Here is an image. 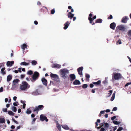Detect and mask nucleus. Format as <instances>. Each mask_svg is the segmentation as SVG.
<instances>
[{
  "label": "nucleus",
  "instance_id": "nucleus-43",
  "mask_svg": "<svg viewBox=\"0 0 131 131\" xmlns=\"http://www.w3.org/2000/svg\"><path fill=\"white\" fill-rule=\"evenodd\" d=\"M55 12V10L54 9L52 10L51 11V13L52 14H53Z\"/></svg>",
  "mask_w": 131,
  "mask_h": 131
},
{
  "label": "nucleus",
  "instance_id": "nucleus-29",
  "mask_svg": "<svg viewBox=\"0 0 131 131\" xmlns=\"http://www.w3.org/2000/svg\"><path fill=\"white\" fill-rule=\"evenodd\" d=\"M31 63L33 65L35 66L37 64V61L35 60H32L31 62Z\"/></svg>",
  "mask_w": 131,
  "mask_h": 131
},
{
  "label": "nucleus",
  "instance_id": "nucleus-24",
  "mask_svg": "<svg viewBox=\"0 0 131 131\" xmlns=\"http://www.w3.org/2000/svg\"><path fill=\"white\" fill-rule=\"evenodd\" d=\"M5 69V67L2 68L1 69V72L3 75H5L6 73L4 71Z\"/></svg>",
  "mask_w": 131,
  "mask_h": 131
},
{
  "label": "nucleus",
  "instance_id": "nucleus-59",
  "mask_svg": "<svg viewBox=\"0 0 131 131\" xmlns=\"http://www.w3.org/2000/svg\"><path fill=\"white\" fill-rule=\"evenodd\" d=\"M128 34L129 35L131 36V30L129 31L128 32Z\"/></svg>",
  "mask_w": 131,
  "mask_h": 131
},
{
  "label": "nucleus",
  "instance_id": "nucleus-3",
  "mask_svg": "<svg viewBox=\"0 0 131 131\" xmlns=\"http://www.w3.org/2000/svg\"><path fill=\"white\" fill-rule=\"evenodd\" d=\"M112 75V79L116 80H118L122 77L121 74L119 73H114Z\"/></svg>",
  "mask_w": 131,
  "mask_h": 131
},
{
  "label": "nucleus",
  "instance_id": "nucleus-13",
  "mask_svg": "<svg viewBox=\"0 0 131 131\" xmlns=\"http://www.w3.org/2000/svg\"><path fill=\"white\" fill-rule=\"evenodd\" d=\"M128 19V18L127 16H125L122 18L121 22L123 23H126L127 22Z\"/></svg>",
  "mask_w": 131,
  "mask_h": 131
},
{
  "label": "nucleus",
  "instance_id": "nucleus-48",
  "mask_svg": "<svg viewBox=\"0 0 131 131\" xmlns=\"http://www.w3.org/2000/svg\"><path fill=\"white\" fill-rule=\"evenodd\" d=\"M12 121L14 122L15 123H16V124H18V122H17V121H16L15 119H14L13 118H12Z\"/></svg>",
  "mask_w": 131,
  "mask_h": 131
},
{
  "label": "nucleus",
  "instance_id": "nucleus-7",
  "mask_svg": "<svg viewBox=\"0 0 131 131\" xmlns=\"http://www.w3.org/2000/svg\"><path fill=\"white\" fill-rule=\"evenodd\" d=\"M125 27L123 25H120L118 26L116 28V29H118L120 30L123 31H125Z\"/></svg>",
  "mask_w": 131,
  "mask_h": 131
},
{
  "label": "nucleus",
  "instance_id": "nucleus-31",
  "mask_svg": "<svg viewBox=\"0 0 131 131\" xmlns=\"http://www.w3.org/2000/svg\"><path fill=\"white\" fill-rule=\"evenodd\" d=\"M33 72L31 70L28 71L27 72V74L28 75H31L33 74Z\"/></svg>",
  "mask_w": 131,
  "mask_h": 131
},
{
  "label": "nucleus",
  "instance_id": "nucleus-49",
  "mask_svg": "<svg viewBox=\"0 0 131 131\" xmlns=\"http://www.w3.org/2000/svg\"><path fill=\"white\" fill-rule=\"evenodd\" d=\"M108 82L107 80L106 79L104 81H103V83L104 84Z\"/></svg>",
  "mask_w": 131,
  "mask_h": 131
},
{
  "label": "nucleus",
  "instance_id": "nucleus-21",
  "mask_svg": "<svg viewBox=\"0 0 131 131\" xmlns=\"http://www.w3.org/2000/svg\"><path fill=\"white\" fill-rule=\"evenodd\" d=\"M28 46L25 44H23L21 46V48L24 51L25 49Z\"/></svg>",
  "mask_w": 131,
  "mask_h": 131
},
{
  "label": "nucleus",
  "instance_id": "nucleus-57",
  "mask_svg": "<svg viewBox=\"0 0 131 131\" xmlns=\"http://www.w3.org/2000/svg\"><path fill=\"white\" fill-rule=\"evenodd\" d=\"M92 14L91 13H90L89 15V16L88 18H92L91 17L92 16Z\"/></svg>",
  "mask_w": 131,
  "mask_h": 131
},
{
  "label": "nucleus",
  "instance_id": "nucleus-64",
  "mask_svg": "<svg viewBox=\"0 0 131 131\" xmlns=\"http://www.w3.org/2000/svg\"><path fill=\"white\" fill-rule=\"evenodd\" d=\"M105 130V129L104 128H102L101 129L100 131H104Z\"/></svg>",
  "mask_w": 131,
  "mask_h": 131
},
{
  "label": "nucleus",
  "instance_id": "nucleus-2",
  "mask_svg": "<svg viewBox=\"0 0 131 131\" xmlns=\"http://www.w3.org/2000/svg\"><path fill=\"white\" fill-rule=\"evenodd\" d=\"M22 84V85L20 86V88L22 90H25L30 87V85L25 81H23Z\"/></svg>",
  "mask_w": 131,
  "mask_h": 131
},
{
  "label": "nucleus",
  "instance_id": "nucleus-62",
  "mask_svg": "<svg viewBox=\"0 0 131 131\" xmlns=\"http://www.w3.org/2000/svg\"><path fill=\"white\" fill-rule=\"evenodd\" d=\"M15 126L14 125H12L11 126V128L12 129H14L15 128Z\"/></svg>",
  "mask_w": 131,
  "mask_h": 131
},
{
  "label": "nucleus",
  "instance_id": "nucleus-47",
  "mask_svg": "<svg viewBox=\"0 0 131 131\" xmlns=\"http://www.w3.org/2000/svg\"><path fill=\"white\" fill-rule=\"evenodd\" d=\"M131 84V82H128L125 85V87H126L128 86V85H129Z\"/></svg>",
  "mask_w": 131,
  "mask_h": 131
},
{
  "label": "nucleus",
  "instance_id": "nucleus-55",
  "mask_svg": "<svg viewBox=\"0 0 131 131\" xmlns=\"http://www.w3.org/2000/svg\"><path fill=\"white\" fill-rule=\"evenodd\" d=\"M25 74H22L21 75V78L23 79V78L25 77Z\"/></svg>",
  "mask_w": 131,
  "mask_h": 131
},
{
  "label": "nucleus",
  "instance_id": "nucleus-45",
  "mask_svg": "<svg viewBox=\"0 0 131 131\" xmlns=\"http://www.w3.org/2000/svg\"><path fill=\"white\" fill-rule=\"evenodd\" d=\"M113 17L112 15H110L109 17H108V19H112Z\"/></svg>",
  "mask_w": 131,
  "mask_h": 131
},
{
  "label": "nucleus",
  "instance_id": "nucleus-17",
  "mask_svg": "<svg viewBox=\"0 0 131 131\" xmlns=\"http://www.w3.org/2000/svg\"><path fill=\"white\" fill-rule=\"evenodd\" d=\"M70 24V23H69L68 21H67L64 24V29H66L68 28Z\"/></svg>",
  "mask_w": 131,
  "mask_h": 131
},
{
  "label": "nucleus",
  "instance_id": "nucleus-20",
  "mask_svg": "<svg viewBox=\"0 0 131 131\" xmlns=\"http://www.w3.org/2000/svg\"><path fill=\"white\" fill-rule=\"evenodd\" d=\"M40 118L41 121H43L46 118V117L44 116L42 114L40 116Z\"/></svg>",
  "mask_w": 131,
  "mask_h": 131
},
{
  "label": "nucleus",
  "instance_id": "nucleus-61",
  "mask_svg": "<svg viewBox=\"0 0 131 131\" xmlns=\"http://www.w3.org/2000/svg\"><path fill=\"white\" fill-rule=\"evenodd\" d=\"M94 85L92 84H90V88H92L93 87Z\"/></svg>",
  "mask_w": 131,
  "mask_h": 131
},
{
  "label": "nucleus",
  "instance_id": "nucleus-8",
  "mask_svg": "<svg viewBox=\"0 0 131 131\" xmlns=\"http://www.w3.org/2000/svg\"><path fill=\"white\" fill-rule=\"evenodd\" d=\"M83 69V67H81L78 68L77 70L78 73V74L80 75H82V71Z\"/></svg>",
  "mask_w": 131,
  "mask_h": 131
},
{
  "label": "nucleus",
  "instance_id": "nucleus-53",
  "mask_svg": "<svg viewBox=\"0 0 131 131\" xmlns=\"http://www.w3.org/2000/svg\"><path fill=\"white\" fill-rule=\"evenodd\" d=\"M104 124V123H103L100 124V126L101 127L102 126H103Z\"/></svg>",
  "mask_w": 131,
  "mask_h": 131
},
{
  "label": "nucleus",
  "instance_id": "nucleus-16",
  "mask_svg": "<svg viewBox=\"0 0 131 131\" xmlns=\"http://www.w3.org/2000/svg\"><path fill=\"white\" fill-rule=\"evenodd\" d=\"M61 65L57 64H54L52 66V68H60L61 67Z\"/></svg>",
  "mask_w": 131,
  "mask_h": 131
},
{
  "label": "nucleus",
  "instance_id": "nucleus-35",
  "mask_svg": "<svg viewBox=\"0 0 131 131\" xmlns=\"http://www.w3.org/2000/svg\"><path fill=\"white\" fill-rule=\"evenodd\" d=\"M12 109L14 112H16L17 111L16 108L14 106H12Z\"/></svg>",
  "mask_w": 131,
  "mask_h": 131
},
{
  "label": "nucleus",
  "instance_id": "nucleus-37",
  "mask_svg": "<svg viewBox=\"0 0 131 131\" xmlns=\"http://www.w3.org/2000/svg\"><path fill=\"white\" fill-rule=\"evenodd\" d=\"M105 113V111H101L100 112V113L99 114V116H101V114H103Z\"/></svg>",
  "mask_w": 131,
  "mask_h": 131
},
{
  "label": "nucleus",
  "instance_id": "nucleus-12",
  "mask_svg": "<svg viewBox=\"0 0 131 131\" xmlns=\"http://www.w3.org/2000/svg\"><path fill=\"white\" fill-rule=\"evenodd\" d=\"M50 76L52 78L54 79H58V76L56 74H53L51 73L50 74Z\"/></svg>",
  "mask_w": 131,
  "mask_h": 131
},
{
  "label": "nucleus",
  "instance_id": "nucleus-27",
  "mask_svg": "<svg viewBox=\"0 0 131 131\" xmlns=\"http://www.w3.org/2000/svg\"><path fill=\"white\" fill-rule=\"evenodd\" d=\"M5 120L4 118H0V123H5Z\"/></svg>",
  "mask_w": 131,
  "mask_h": 131
},
{
  "label": "nucleus",
  "instance_id": "nucleus-46",
  "mask_svg": "<svg viewBox=\"0 0 131 131\" xmlns=\"http://www.w3.org/2000/svg\"><path fill=\"white\" fill-rule=\"evenodd\" d=\"M109 93H108V94L109 95V96H110L111 95L112 93V90H110L109 91Z\"/></svg>",
  "mask_w": 131,
  "mask_h": 131
},
{
  "label": "nucleus",
  "instance_id": "nucleus-18",
  "mask_svg": "<svg viewBox=\"0 0 131 131\" xmlns=\"http://www.w3.org/2000/svg\"><path fill=\"white\" fill-rule=\"evenodd\" d=\"M81 84V83L78 80H75L73 83V85H80Z\"/></svg>",
  "mask_w": 131,
  "mask_h": 131
},
{
  "label": "nucleus",
  "instance_id": "nucleus-9",
  "mask_svg": "<svg viewBox=\"0 0 131 131\" xmlns=\"http://www.w3.org/2000/svg\"><path fill=\"white\" fill-rule=\"evenodd\" d=\"M96 15L94 16L93 18H88V19L90 23L91 24H92V25H93L95 24V23H92L93 21L95 19H96Z\"/></svg>",
  "mask_w": 131,
  "mask_h": 131
},
{
  "label": "nucleus",
  "instance_id": "nucleus-38",
  "mask_svg": "<svg viewBox=\"0 0 131 131\" xmlns=\"http://www.w3.org/2000/svg\"><path fill=\"white\" fill-rule=\"evenodd\" d=\"M36 119L35 118H33L32 119V120L31 122L32 124H33L35 123V122L36 121Z\"/></svg>",
  "mask_w": 131,
  "mask_h": 131
},
{
  "label": "nucleus",
  "instance_id": "nucleus-42",
  "mask_svg": "<svg viewBox=\"0 0 131 131\" xmlns=\"http://www.w3.org/2000/svg\"><path fill=\"white\" fill-rule=\"evenodd\" d=\"M104 127H106V128L108 127H109L108 124L107 123H105V124Z\"/></svg>",
  "mask_w": 131,
  "mask_h": 131
},
{
  "label": "nucleus",
  "instance_id": "nucleus-25",
  "mask_svg": "<svg viewBox=\"0 0 131 131\" xmlns=\"http://www.w3.org/2000/svg\"><path fill=\"white\" fill-rule=\"evenodd\" d=\"M62 127L66 130H68L69 128L67 125H62Z\"/></svg>",
  "mask_w": 131,
  "mask_h": 131
},
{
  "label": "nucleus",
  "instance_id": "nucleus-22",
  "mask_svg": "<svg viewBox=\"0 0 131 131\" xmlns=\"http://www.w3.org/2000/svg\"><path fill=\"white\" fill-rule=\"evenodd\" d=\"M12 77L11 75H8L7 77V81L8 82L10 81L12 78Z\"/></svg>",
  "mask_w": 131,
  "mask_h": 131
},
{
  "label": "nucleus",
  "instance_id": "nucleus-60",
  "mask_svg": "<svg viewBox=\"0 0 131 131\" xmlns=\"http://www.w3.org/2000/svg\"><path fill=\"white\" fill-rule=\"evenodd\" d=\"M3 91V88L1 87L0 88V92H2Z\"/></svg>",
  "mask_w": 131,
  "mask_h": 131
},
{
  "label": "nucleus",
  "instance_id": "nucleus-44",
  "mask_svg": "<svg viewBox=\"0 0 131 131\" xmlns=\"http://www.w3.org/2000/svg\"><path fill=\"white\" fill-rule=\"evenodd\" d=\"M123 129V128L122 127H120L117 130V131H121Z\"/></svg>",
  "mask_w": 131,
  "mask_h": 131
},
{
  "label": "nucleus",
  "instance_id": "nucleus-32",
  "mask_svg": "<svg viewBox=\"0 0 131 131\" xmlns=\"http://www.w3.org/2000/svg\"><path fill=\"white\" fill-rule=\"evenodd\" d=\"M85 77L87 80L89 81V78H90L89 75L87 74H86L85 75Z\"/></svg>",
  "mask_w": 131,
  "mask_h": 131
},
{
  "label": "nucleus",
  "instance_id": "nucleus-41",
  "mask_svg": "<svg viewBox=\"0 0 131 131\" xmlns=\"http://www.w3.org/2000/svg\"><path fill=\"white\" fill-rule=\"evenodd\" d=\"M98 119L97 120L96 122H95L96 127L97 129H98V127H97L98 126Z\"/></svg>",
  "mask_w": 131,
  "mask_h": 131
},
{
  "label": "nucleus",
  "instance_id": "nucleus-28",
  "mask_svg": "<svg viewBox=\"0 0 131 131\" xmlns=\"http://www.w3.org/2000/svg\"><path fill=\"white\" fill-rule=\"evenodd\" d=\"M115 92H114V93H113L112 97H111V101H113L115 98Z\"/></svg>",
  "mask_w": 131,
  "mask_h": 131
},
{
  "label": "nucleus",
  "instance_id": "nucleus-39",
  "mask_svg": "<svg viewBox=\"0 0 131 131\" xmlns=\"http://www.w3.org/2000/svg\"><path fill=\"white\" fill-rule=\"evenodd\" d=\"M88 86L86 84H84L83 85L82 88H83L85 89L87 88Z\"/></svg>",
  "mask_w": 131,
  "mask_h": 131
},
{
  "label": "nucleus",
  "instance_id": "nucleus-40",
  "mask_svg": "<svg viewBox=\"0 0 131 131\" xmlns=\"http://www.w3.org/2000/svg\"><path fill=\"white\" fill-rule=\"evenodd\" d=\"M18 103L17 102H14L13 103V105L14 106H17L18 105L17 104Z\"/></svg>",
  "mask_w": 131,
  "mask_h": 131
},
{
  "label": "nucleus",
  "instance_id": "nucleus-30",
  "mask_svg": "<svg viewBox=\"0 0 131 131\" xmlns=\"http://www.w3.org/2000/svg\"><path fill=\"white\" fill-rule=\"evenodd\" d=\"M8 114L9 115H12V116H14V113H13L12 111H8Z\"/></svg>",
  "mask_w": 131,
  "mask_h": 131
},
{
  "label": "nucleus",
  "instance_id": "nucleus-36",
  "mask_svg": "<svg viewBox=\"0 0 131 131\" xmlns=\"http://www.w3.org/2000/svg\"><path fill=\"white\" fill-rule=\"evenodd\" d=\"M19 81H20V80H19L18 79H16L14 80L13 81V82L14 83H17L19 82Z\"/></svg>",
  "mask_w": 131,
  "mask_h": 131
},
{
  "label": "nucleus",
  "instance_id": "nucleus-50",
  "mask_svg": "<svg viewBox=\"0 0 131 131\" xmlns=\"http://www.w3.org/2000/svg\"><path fill=\"white\" fill-rule=\"evenodd\" d=\"M7 109L6 108H3L2 109V111L4 112H7Z\"/></svg>",
  "mask_w": 131,
  "mask_h": 131
},
{
  "label": "nucleus",
  "instance_id": "nucleus-4",
  "mask_svg": "<svg viewBox=\"0 0 131 131\" xmlns=\"http://www.w3.org/2000/svg\"><path fill=\"white\" fill-rule=\"evenodd\" d=\"M39 76V73L37 71L34 72L32 76V79L31 80L32 82H35Z\"/></svg>",
  "mask_w": 131,
  "mask_h": 131
},
{
  "label": "nucleus",
  "instance_id": "nucleus-26",
  "mask_svg": "<svg viewBox=\"0 0 131 131\" xmlns=\"http://www.w3.org/2000/svg\"><path fill=\"white\" fill-rule=\"evenodd\" d=\"M25 102H26L25 101H23L22 100L21 101V102L23 104V109H25V108L26 105V104L25 103Z\"/></svg>",
  "mask_w": 131,
  "mask_h": 131
},
{
  "label": "nucleus",
  "instance_id": "nucleus-1",
  "mask_svg": "<svg viewBox=\"0 0 131 131\" xmlns=\"http://www.w3.org/2000/svg\"><path fill=\"white\" fill-rule=\"evenodd\" d=\"M61 76L63 78L66 79L68 77L69 73V71L65 69H61L60 70Z\"/></svg>",
  "mask_w": 131,
  "mask_h": 131
},
{
  "label": "nucleus",
  "instance_id": "nucleus-58",
  "mask_svg": "<svg viewBox=\"0 0 131 131\" xmlns=\"http://www.w3.org/2000/svg\"><path fill=\"white\" fill-rule=\"evenodd\" d=\"M93 83L95 85H98V81L96 82H93Z\"/></svg>",
  "mask_w": 131,
  "mask_h": 131
},
{
  "label": "nucleus",
  "instance_id": "nucleus-5",
  "mask_svg": "<svg viewBox=\"0 0 131 131\" xmlns=\"http://www.w3.org/2000/svg\"><path fill=\"white\" fill-rule=\"evenodd\" d=\"M44 107V106L43 105H39L38 106H36L35 108L33 107V111L34 112H36V113H38L39 111L43 110Z\"/></svg>",
  "mask_w": 131,
  "mask_h": 131
},
{
  "label": "nucleus",
  "instance_id": "nucleus-56",
  "mask_svg": "<svg viewBox=\"0 0 131 131\" xmlns=\"http://www.w3.org/2000/svg\"><path fill=\"white\" fill-rule=\"evenodd\" d=\"M22 69V68L20 67L18 69V72H19L21 73V69Z\"/></svg>",
  "mask_w": 131,
  "mask_h": 131
},
{
  "label": "nucleus",
  "instance_id": "nucleus-34",
  "mask_svg": "<svg viewBox=\"0 0 131 131\" xmlns=\"http://www.w3.org/2000/svg\"><path fill=\"white\" fill-rule=\"evenodd\" d=\"M113 122L116 125H118L119 124L120 122L119 121H113Z\"/></svg>",
  "mask_w": 131,
  "mask_h": 131
},
{
  "label": "nucleus",
  "instance_id": "nucleus-33",
  "mask_svg": "<svg viewBox=\"0 0 131 131\" xmlns=\"http://www.w3.org/2000/svg\"><path fill=\"white\" fill-rule=\"evenodd\" d=\"M26 113L28 114H29L31 113V111L30 110V108L27 109L26 111Z\"/></svg>",
  "mask_w": 131,
  "mask_h": 131
},
{
  "label": "nucleus",
  "instance_id": "nucleus-23",
  "mask_svg": "<svg viewBox=\"0 0 131 131\" xmlns=\"http://www.w3.org/2000/svg\"><path fill=\"white\" fill-rule=\"evenodd\" d=\"M29 63H26L25 62H23L21 63L20 64L21 65H23L24 66H28L29 65Z\"/></svg>",
  "mask_w": 131,
  "mask_h": 131
},
{
  "label": "nucleus",
  "instance_id": "nucleus-6",
  "mask_svg": "<svg viewBox=\"0 0 131 131\" xmlns=\"http://www.w3.org/2000/svg\"><path fill=\"white\" fill-rule=\"evenodd\" d=\"M74 14L72 13L71 12H69L68 14V18H70V19H71L73 18V20L74 21L76 19V17H74Z\"/></svg>",
  "mask_w": 131,
  "mask_h": 131
},
{
  "label": "nucleus",
  "instance_id": "nucleus-11",
  "mask_svg": "<svg viewBox=\"0 0 131 131\" xmlns=\"http://www.w3.org/2000/svg\"><path fill=\"white\" fill-rule=\"evenodd\" d=\"M70 80L71 81H72L75 80L76 78L75 75L74 74H71L70 75Z\"/></svg>",
  "mask_w": 131,
  "mask_h": 131
},
{
  "label": "nucleus",
  "instance_id": "nucleus-15",
  "mask_svg": "<svg viewBox=\"0 0 131 131\" xmlns=\"http://www.w3.org/2000/svg\"><path fill=\"white\" fill-rule=\"evenodd\" d=\"M14 63V62L13 61H8L7 62L6 65L8 66H11L13 65Z\"/></svg>",
  "mask_w": 131,
  "mask_h": 131
},
{
  "label": "nucleus",
  "instance_id": "nucleus-52",
  "mask_svg": "<svg viewBox=\"0 0 131 131\" xmlns=\"http://www.w3.org/2000/svg\"><path fill=\"white\" fill-rule=\"evenodd\" d=\"M117 110V108L116 107H114L112 110V111H115Z\"/></svg>",
  "mask_w": 131,
  "mask_h": 131
},
{
  "label": "nucleus",
  "instance_id": "nucleus-14",
  "mask_svg": "<svg viewBox=\"0 0 131 131\" xmlns=\"http://www.w3.org/2000/svg\"><path fill=\"white\" fill-rule=\"evenodd\" d=\"M41 80L44 85L45 86H47V80L44 78H42Z\"/></svg>",
  "mask_w": 131,
  "mask_h": 131
},
{
  "label": "nucleus",
  "instance_id": "nucleus-54",
  "mask_svg": "<svg viewBox=\"0 0 131 131\" xmlns=\"http://www.w3.org/2000/svg\"><path fill=\"white\" fill-rule=\"evenodd\" d=\"M117 43H118L119 44H121L122 42L120 40H119L117 42Z\"/></svg>",
  "mask_w": 131,
  "mask_h": 131
},
{
  "label": "nucleus",
  "instance_id": "nucleus-63",
  "mask_svg": "<svg viewBox=\"0 0 131 131\" xmlns=\"http://www.w3.org/2000/svg\"><path fill=\"white\" fill-rule=\"evenodd\" d=\"M14 72L16 73H17L18 72V71L17 70H15L14 71Z\"/></svg>",
  "mask_w": 131,
  "mask_h": 131
},
{
  "label": "nucleus",
  "instance_id": "nucleus-51",
  "mask_svg": "<svg viewBox=\"0 0 131 131\" xmlns=\"http://www.w3.org/2000/svg\"><path fill=\"white\" fill-rule=\"evenodd\" d=\"M116 117V116H114L111 118V120H113L115 119Z\"/></svg>",
  "mask_w": 131,
  "mask_h": 131
},
{
  "label": "nucleus",
  "instance_id": "nucleus-10",
  "mask_svg": "<svg viewBox=\"0 0 131 131\" xmlns=\"http://www.w3.org/2000/svg\"><path fill=\"white\" fill-rule=\"evenodd\" d=\"M116 26V24L114 22H113L110 24V27L113 30H114Z\"/></svg>",
  "mask_w": 131,
  "mask_h": 131
},
{
  "label": "nucleus",
  "instance_id": "nucleus-19",
  "mask_svg": "<svg viewBox=\"0 0 131 131\" xmlns=\"http://www.w3.org/2000/svg\"><path fill=\"white\" fill-rule=\"evenodd\" d=\"M56 127L59 131H61V125L59 124L58 122L56 123Z\"/></svg>",
  "mask_w": 131,
  "mask_h": 131
}]
</instances>
